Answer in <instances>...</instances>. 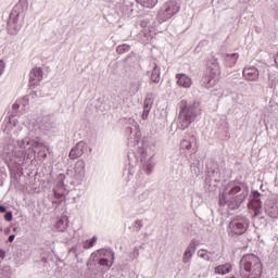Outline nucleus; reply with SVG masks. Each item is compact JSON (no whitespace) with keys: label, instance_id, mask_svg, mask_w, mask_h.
Wrapping results in <instances>:
<instances>
[{"label":"nucleus","instance_id":"39448f33","mask_svg":"<svg viewBox=\"0 0 278 278\" xmlns=\"http://www.w3.org/2000/svg\"><path fill=\"white\" fill-rule=\"evenodd\" d=\"M240 266L248 273L247 278H262V261L254 254H245Z\"/></svg>","mask_w":278,"mask_h":278},{"label":"nucleus","instance_id":"a18cd8bd","mask_svg":"<svg viewBox=\"0 0 278 278\" xmlns=\"http://www.w3.org/2000/svg\"><path fill=\"white\" fill-rule=\"evenodd\" d=\"M16 238L15 235H10L9 236V242H14V239Z\"/></svg>","mask_w":278,"mask_h":278},{"label":"nucleus","instance_id":"e433bc0d","mask_svg":"<svg viewBox=\"0 0 278 278\" xmlns=\"http://www.w3.org/2000/svg\"><path fill=\"white\" fill-rule=\"evenodd\" d=\"M270 8L273 12H278V0H271Z\"/></svg>","mask_w":278,"mask_h":278},{"label":"nucleus","instance_id":"4c0bfd02","mask_svg":"<svg viewBox=\"0 0 278 278\" xmlns=\"http://www.w3.org/2000/svg\"><path fill=\"white\" fill-rule=\"evenodd\" d=\"M12 218H14V216L12 215V212H7L4 214V220H7V223L12 222Z\"/></svg>","mask_w":278,"mask_h":278},{"label":"nucleus","instance_id":"20e7f679","mask_svg":"<svg viewBox=\"0 0 278 278\" xmlns=\"http://www.w3.org/2000/svg\"><path fill=\"white\" fill-rule=\"evenodd\" d=\"M138 154H135L134 152L128 153V160L129 162H134L135 164L140 162L142 163V170L147 175H151L153 173V168H155V162L153 161V150H151L150 147L139 148Z\"/></svg>","mask_w":278,"mask_h":278},{"label":"nucleus","instance_id":"ea45409f","mask_svg":"<svg viewBox=\"0 0 278 278\" xmlns=\"http://www.w3.org/2000/svg\"><path fill=\"white\" fill-rule=\"evenodd\" d=\"M28 99H36L37 97H40V93L38 94V91H31L29 96H26Z\"/></svg>","mask_w":278,"mask_h":278},{"label":"nucleus","instance_id":"393cba45","mask_svg":"<svg viewBox=\"0 0 278 278\" xmlns=\"http://www.w3.org/2000/svg\"><path fill=\"white\" fill-rule=\"evenodd\" d=\"M66 227H68V217L63 216L56 222L55 229H58V231H64Z\"/></svg>","mask_w":278,"mask_h":278},{"label":"nucleus","instance_id":"473e14b6","mask_svg":"<svg viewBox=\"0 0 278 278\" xmlns=\"http://www.w3.org/2000/svg\"><path fill=\"white\" fill-rule=\"evenodd\" d=\"M180 147L181 149H187V151H190V149H192V142L185 139L180 142Z\"/></svg>","mask_w":278,"mask_h":278},{"label":"nucleus","instance_id":"a19ab883","mask_svg":"<svg viewBox=\"0 0 278 278\" xmlns=\"http://www.w3.org/2000/svg\"><path fill=\"white\" fill-rule=\"evenodd\" d=\"M140 27H142L143 29L149 27V20H142L140 22Z\"/></svg>","mask_w":278,"mask_h":278},{"label":"nucleus","instance_id":"f8f14e48","mask_svg":"<svg viewBox=\"0 0 278 278\" xmlns=\"http://www.w3.org/2000/svg\"><path fill=\"white\" fill-rule=\"evenodd\" d=\"M64 179H66V176L64 174H60L58 176V182L53 188V194L59 201H62L64 197H66V187H64Z\"/></svg>","mask_w":278,"mask_h":278},{"label":"nucleus","instance_id":"ddd939ff","mask_svg":"<svg viewBox=\"0 0 278 278\" xmlns=\"http://www.w3.org/2000/svg\"><path fill=\"white\" fill-rule=\"evenodd\" d=\"M250 207H252V210L254 211V216H262V193H260L258 191L252 192Z\"/></svg>","mask_w":278,"mask_h":278},{"label":"nucleus","instance_id":"cd10ccee","mask_svg":"<svg viewBox=\"0 0 278 278\" xmlns=\"http://www.w3.org/2000/svg\"><path fill=\"white\" fill-rule=\"evenodd\" d=\"M137 3L143 5V8H155L157 5V0H136Z\"/></svg>","mask_w":278,"mask_h":278},{"label":"nucleus","instance_id":"7ed1b4c3","mask_svg":"<svg viewBox=\"0 0 278 278\" xmlns=\"http://www.w3.org/2000/svg\"><path fill=\"white\" fill-rule=\"evenodd\" d=\"M179 108L178 129L186 131L197 121V116H200L201 103L197 101L188 103V101L181 100Z\"/></svg>","mask_w":278,"mask_h":278},{"label":"nucleus","instance_id":"58836bf2","mask_svg":"<svg viewBox=\"0 0 278 278\" xmlns=\"http://www.w3.org/2000/svg\"><path fill=\"white\" fill-rule=\"evenodd\" d=\"M5 71V62L3 60H0V77L3 75V72Z\"/></svg>","mask_w":278,"mask_h":278},{"label":"nucleus","instance_id":"c9c22d12","mask_svg":"<svg viewBox=\"0 0 278 278\" xmlns=\"http://www.w3.org/2000/svg\"><path fill=\"white\" fill-rule=\"evenodd\" d=\"M149 194H150L149 190L143 191V192L138 197L139 201H147V199H149Z\"/></svg>","mask_w":278,"mask_h":278},{"label":"nucleus","instance_id":"1a4fd4ad","mask_svg":"<svg viewBox=\"0 0 278 278\" xmlns=\"http://www.w3.org/2000/svg\"><path fill=\"white\" fill-rule=\"evenodd\" d=\"M249 218L244 215H236L232 217L228 225V229L230 233H233L235 236H243V233H247V229H249Z\"/></svg>","mask_w":278,"mask_h":278},{"label":"nucleus","instance_id":"37998d69","mask_svg":"<svg viewBox=\"0 0 278 278\" xmlns=\"http://www.w3.org/2000/svg\"><path fill=\"white\" fill-rule=\"evenodd\" d=\"M5 212L8 213V207L4 205H0V214H5Z\"/></svg>","mask_w":278,"mask_h":278},{"label":"nucleus","instance_id":"aec40b11","mask_svg":"<svg viewBox=\"0 0 278 278\" xmlns=\"http://www.w3.org/2000/svg\"><path fill=\"white\" fill-rule=\"evenodd\" d=\"M189 166H190L191 173H193V175L199 177V175L201 174V161H199V159H197L195 156H190Z\"/></svg>","mask_w":278,"mask_h":278},{"label":"nucleus","instance_id":"412c9836","mask_svg":"<svg viewBox=\"0 0 278 278\" xmlns=\"http://www.w3.org/2000/svg\"><path fill=\"white\" fill-rule=\"evenodd\" d=\"M151 108H153V98L147 97L143 102V112L141 115L142 121H147V118H149Z\"/></svg>","mask_w":278,"mask_h":278},{"label":"nucleus","instance_id":"423d86ee","mask_svg":"<svg viewBox=\"0 0 278 278\" xmlns=\"http://www.w3.org/2000/svg\"><path fill=\"white\" fill-rule=\"evenodd\" d=\"M218 75H220V65L218 64V60L213 56L207 62V71L202 78V86L204 88H214L216 81H218Z\"/></svg>","mask_w":278,"mask_h":278},{"label":"nucleus","instance_id":"a878e982","mask_svg":"<svg viewBox=\"0 0 278 278\" xmlns=\"http://www.w3.org/2000/svg\"><path fill=\"white\" fill-rule=\"evenodd\" d=\"M239 58L240 55L238 53L226 54L225 61L228 62V66H233Z\"/></svg>","mask_w":278,"mask_h":278},{"label":"nucleus","instance_id":"9d476101","mask_svg":"<svg viewBox=\"0 0 278 278\" xmlns=\"http://www.w3.org/2000/svg\"><path fill=\"white\" fill-rule=\"evenodd\" d=\"M179 3L177 1H169L163 5V8L157 13L159 21H162V23L168 21L169 18H173L175 14H177L180 10Z\"/></svg>","mask_w":278,"mask_h":278},{"label":"nucleus","instance_id":"a211bd4d","mask_svg":"<svg viewBox=\"0 0 278 278\" xmlns=\"http://www.w3.org/2000/svg\"><path fill=\"white\" fill-rule=\"evenodd\" d=\"M177 84L181 88H191L192 87V78H190L186 74H177L176 75Z\"/></svg>","mask_w":278,"mask_h":278},{"label":"nucleus","instance_id":"49530a36","mask_svg":"<svg viewBox=\"0 0 278 278\" xmlns=\"http://www.w3.org/2000/svg\"><path fill=\"white\" fill-rule=\"evenodd\" d=\"M136 253H137V255H138V250H136Z\"/></svg>","mask_w":278,"mask_h":278},{"label":"nucleus","instance_id":"f257e3e1","mask_svg":"<svg viewBox=\"0 0 278 278\" xmlns=\"http://www.w3.org/2000/svg\"><path fill=\"white\" fill-rule=\"evenodd\" d=\"M249 197V186L244 182H230L219 195V205L229 210H238Z\"/></svg>","mask_w":278,"mask_h":278},{"label":"nucleus","instance_id":"0eeeda50","mask_svg":"<svg viewBox=\"0 0 278 278\" xmlns=\"http://www.w3.org/2000/svg\"><path fill=\"white\" fill-rule=\"evenodd\" d=\"M90 258L92 262H94V264H98V266L101 267L100 270H110L114 264V252L112 250L101 249L93 252Z\"/></svg>","mask_w":278,"mask_h":278},{"label":"nucleus","instance_id":"72a5a7b5","mask_svg":"<svg viewBox=\"0 0 278 278\" xmlns=\"http://www.w3.org/2000/svg\"><path fill=\"white\" fill-rule=\"evenodd\" d=\"M97 244V237H92L91 240H87L85 244V249H92Z\"/></svg>","mask_w":278,"mask_h":278},{"label":"nucleus","instance_id":"4be33fe9","mask_svg":"<svg viewBox=\"0 0 278 278\" xmlns=\"http://www.w3.org/2000/svg\"><path fill=\"white\" fill-rule=\"evenodd\" d=\"M265 213L269 218H278V206L275 203H268L265 205Z\"/></svg>","mask_w":278,"mask_h":278},{"label":"nucleus","instance_id":"c03bdc74","mask_svg":"<svg viewBox=\"0 0 278 278\" xmlns=\"http://www.w3.org/2000/svg\"><path fill=\"white\" fill-rule=\"evenodd\" d=\"M0 258L5 260V250L0 249Z\"/></svg>","mask_w":278,"mask_h":278},{"label":"nucleus","instance_id":"b1692460","mask_svg":"<svg viewBox=\"0 0 278 278\" xmlns=\"http://www.w3.org/2000/svg\"><path fill=\"white\" fill-rule=\"evenodd\" d=\"M231 273V264L226 263L215 267V275H227Z\"/></svg>","mask_w":278,"mask_h":278},{"label":"nucleus","instance_id":"4468645a","mask_svg":"<svg viewBox=\"0 0 278 278\" xmlns=\"http://www.w3.org/2000/svg\"><path fill=\"white\" fill-rule=\"evenodd\" d=\"M88 150V146L84 141H79L76 143L74 148L70 151V157L71 160H78V157H81L84 153Z\"/></svg>","mask_w":278,"mask_h":278},{"label":"nucleus","instance_id":"5701e85b","mask_svg":"<svg viewBox=\"0 0 278 278\" xmlns=\"http://www.w3.org/2000/svg\"><path fill=\"white\" fill-rule=\"evenodd\" d=\"M74 170L77 179H81V177L86 175V164L84 163V161H78L74 167Z\"/></svg>","mask_w":278,"mask_h":278},{"label":"nucleus","instance_id":"f3484780","mask_svg":"<svg viewBox=\"0 0 278 278\" xmlns=\"http://www.w3.org/2000/svg\"><path fill=\"white\" fill-rule=\"evenodd\" d=\"M194 253H197V243L194 242V239L191 240L190 244L187 247L184 256H182V264H189L190 260L194 256Z\"/></svg>","mask_w":278,"mask_h":278},{"label":"nucleus","instance_id":"7c9ffc66","mask_svg":"<svg viewBox=\"0 0 278 278\" xmlns=\"http://www.w3.org/2000/svg\"><path fill=\"white\" fill-rule=\"evenodd\" d=\"M131 49V47L127 43L121 45L116 48V51L119 55H123V53H128V51Z\"/></svg>","mask_w":278,"mask_h":278},{"label":"nucleus","instance_id":"79ce46f5","mask_svg":"<svg viewBox=\"0 0 278 278\" xmlns=\"http://www.w3.org/2000/svg\"><path fill=\"white\" fill-rule=\"evenodd\" d=\"M135 227H137L138 229H142V220L137 219V220L135 222Z\"/></svg>","mask_w":278,"mask_h":278},{"label":"nucleus","instance_id":"f03ea898","mask_svg":"<svg viewBox=\"0 0 278 278\" xmlns=\"http://www.w3.org/2000/svg\"><path fill=\"white\" fill-rule=\"evenodd\" d=\"M41 144L40 127L30 126L28 127L27 136L21 141H17L18 150H12V154L20 161L31 160V155L36 153L34 149H38Z\"/></svg>","mask_w":278,"mask_h":278},{"label":"nucleus","instance_id":"bb28decb","mask_svg":"<svg viewBox=\"0 0 278 278\" xmlns=\"http://www.w3.org/2000/svg\"><path fill=\"white\" fill-rule=\"evenodd\" d=\"M29 103V98L28 97H24L22 100L16 101L13 104V110L14 112H18V109L21 108V105L23 106V109L25 108V105H27Z\"/></svg>","mask_w":278,"mask_h":278},{"label":"nucleus","instance_id":"9b49d317","mask_svg":"<svg viewBox=\"0 0 278 278\" xmlns=\"http://www.w3.org/2000/svg\"><path fill=\"white\" fill-rule=\"evenodd\" d=\"M206 177L210 181H220V168L218 163L210 161L206 164Z\"/></svg>","mask_w":278,"mask_h":278},{"label":"nucleus","instance_id":"2f4dec72","mask_svg":"<svg viewBox=\"0 0 278 278\" xmlns=\"http://www.w3.org/2000/svg\"><path fill=\"white\" fill-rule=\"evenodd\" d=\"M0 278H12V271H10V267L0 269Z\"/></svg>","mask_w":278,"mask_h":278},{"label":"nucleus","instance_id":"dca6fc26","mask_svg":"<svg viewBox=\"0 0 278 278\" xmlns=\"http://www.w3.org/2000/svg\"><path fill=\"white\" fill-rule=\"evenodd\" d=\"M243 77L248 79V81H257V79H260V70L255 66L244 67Z\"/></svg>","mask_w":278,"mask_h":278},{"label":"nucleus","instance_id":"f704fd0d","mask_svg":"<svg viewBox=\"0 0 278 278\" xmlns=\"http://www.w3.org/2000/svg\"><path fill=\"white\" fill-rule=\"evenodd\" d=\"M198 254H199V257H202L206 262H212V257L207 255V253H205V250H200Z\"/></svg>","mask_w":278,"mask_h":278},{"label":"nucleus","instance_id":"6e6552de","mask_svg":"<svg viewBox=\"0 0 278 278\" xmlns=\"http://www.w3.org/2000/svg\"><path fill=\"white\" fill-rule=\"evenodd\" d=\"M21 16H23V5L16 4L10 15L9 20L7 22V29L11 36H16L23 27V22L21 21Z\"/></svg>","mask_w":278,"mask_h":278},{"label":"nucleus","instance_id":"c85d7f7f","mask_svg":"<svg viewBox=\"0 0 278 278\" xmlns=\"http://www.w3.org/2000/svg\"><path fill=\"white\" fill-rule=\"evenodd\" d=\"M42 127L47 131H51V129H55V122L51 121V118H45L42 123Z\"/></svg>","mask_w":278,"mask_h":278},{"label":"nucleus","instance_id":"c756f323","mask_svg":"<svg viewBox=\"0 0 278 278\" xmlns=\"http://www.w3.org/2000/svg\"><path fill=\"white\" fill-rule=\"evenodd\" d=\"M140 88H142V83H140V80L130 84V92L132 94H137Z\"/></svg>","mask_w":278,"mask_h":278},{"label":"nucleus","instance_id":"6ab92c4d","mask_svg":"<svg viewBox=\"0 0 278 278\" xmlns=\"http://www.w3.org/2000/svg\"><path fill=\"white\" fill-rule=\"evenodd\" d=\"M150 79L153 81V84H160V79H162V71L157 63H152Z\"/></svg>","mask_w":278,"mask_h":278},{"label":"nucleus","instance_id":"2eb2a0df","mask_svg":"<svg viewBox=\"0 0 278 278\" xmlns=\"http://www.w3.org/2000/svg\"><path fill=\"white\" fill-rule=\"evenodd\" d=\"M42 81V68L35 67L29 74V87L38 86Z\"/></svg>","mask_w":278,"mask_h":278}]
</instances>
